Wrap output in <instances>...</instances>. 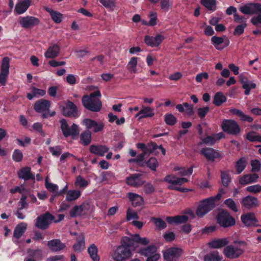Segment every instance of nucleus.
I'll return each instance as SVG.
<instances>
[{"label": "nucleus", "mask_w": 261, "mask_h": 261, "mask_svg": "<svg viewBox=\"0 0 261 261\" xmlns=\"http://www.w3.org/2000/svg\"><path fill=\"white\" fill-rule=\"evenodd\" d=\"M62 114L66 117H75L77 115V107L71 101L68 100L66 106L61 107Z\"/></svg>", "instance_id": "nucleus-15"}, {"label": "nucleus", "mask_w": 261, "mask_h": 261, "mask_svg": "<svg viewBox=\"0 0 261 261\" xmlns=\"http://www.w3.org/2000/svg\"><path fill=\"white\" fill-rule=\"evenodd\" d=\"M28 253L30 256L35 257L38 259H41L42 256V251L40 249H37L36 250H32L29 249L28 250Z\"/></svg>", "instance_id": "nucleus-55"}, {"label": "nucleus", "mask_w": 261, "mask_h": 261, "mask_svg": "<svg viewBox=\"0 0 261 261\" xmlns=\"http://www.w3.org/2000/svg\"><path fill=\"white\" fill-rule=\"evenodd\" d=\"M200 152L207 160L212 162H214L216 158L221 157V154L219 152L210 147L202 148L200 150Z\"/></svg>", "instance_id": "nucleus-17"}, {"label": "nucleus", "mask_w": 261, "mask_h": 261, "mask_svg": "<svg viewBox=\"0 0 261 261\" xmlns=\"http://www.w3.org/2000/svg\"><path fill=\"white\" fill-rule=\"evenodd\" d=\"M247 139L251 142H261V136L257 135L256 133L252 132L247 135Z\"/></svg>", "instance_id": "nucleus-52"}, {"label": "nucleus", "mask_w": 261, "mask_h": 261, "mask_svg": "<svg viewBox=\"0 0 261 261\" xmlns=\"http://www.w3.org/2000/svg\"><path fill=\"white\" fill-rule=\"evenodd\" d=\"M246 191L252 193H257L261 191V186L259 185H255L247 187Z\"/></svg>", "instance_id": "nucleus-64"}, {"label": "nucleus", "mask_w": 261, "mask_h": 261, "mask_svg": "<svg viewBox=\"0 0 261 261\" xmlns=\"http://www.w3.org/2000/svg\"><path fill=\"white\" fill-rule=\"evenodd\" d=\"M241 220L243 224L246 226L255 225V223L257 222L254 214L251 213L243 215L241 216Z\"/></svg>", "instance_id": "nucleus-29"}, {"label": "nucleus", "mask_w": 261, "mask_h": 261, "mask_svg": "<svg viewBox=\"0 0 261 261\" xmlns=\"http://www.w3.org/2000/svg\"><path fill=\"white\" fill-rule=\"evenodd\" d=\"M182 253L181 249L172 247L166 250L163 253V257L166 261H176Z\"/></svg>", "instance_id": "nucleus-13"}, {"label": "nucleus", "mask_w": 261, "mask_h": 261, "mask_svg": "<svg viewBox=\"0 0 261 261\" xmlns=\"http://www.w3.org/2000/svg\"><path fill=\"white\" fill-rule=\"evenodd\" d=\"M258 177V175L256 173L247 174L241 176L239 178V182L241 185H246L256 182Z\"/></svg>", "instance_id": "nucleus-26"}, {"label": "nucleus", "mask_w": 261, "mask_h": 261, "mask_svg": "<svg viewBox=\"0 0 261 261\" xmlns=\"http://www.w3.org/2000/svg\"><path fill=\"white\" fill-rule=\"evenodd\" d=\"M100 182H108L115 178V176L111 172H103L100 174Z\"/></svg>", "instance_id": "nucleus-49"}, {"label": "nucleus", "mask_w": 261, "mask_h": 261, "mask_svg": "<svg viewBox=\"0 0 261 261\" xmlns=\"http://www.w3.org/2000/svg\"><path fill=\"white\" fill-rule=\"evenodd\" d=\"M55 219V216L49 212L39 216L36 220L35 226L41 230L47 229Z\"/></svg>", "instance_id": "nucleus-6"}, {"label": "nucleus", "mask_w": 261, "mask_h": 261, "mask_svg": "<svg viewBox=\"0 0 261 261\" xmlns=\"http://www.w3.org/2000/svg\"><path fill=\"white\" fill-rule=\"evenodd\" d=\"M10 59L8 57H4L2 61L0 72V84L2 86L6 85L7 79L9 73Z\"/></svg>", "instance_id": "nucleus-10"}, {"label": "nucleus", "mask_w": 261, "mask_h": 261, "mask_svg": "<svg viewBox=\"0 0 261 261\" xmlns=\"http://www.w3.org/2000/svg\"><path fill=\"white\" fill-rule=\"evenodd\" d=\"M211 41L218 50H221L229 44V40L226 36H213L211 38Z\"/></svg>", "instance_id": "nucleus-18"}, {"label": "nucleus", "mask_w": 261, "mask_h": 261, "mask_svg": "<svg viewBox=\"0 0 261 261\" xmlns=\"http://www.w3.org/2000/svg\"><path fill=\"white\" fill-rule=\"evenodd\" d=\"M164 37L160 34H158L155 37L145 36L144 42L148 46L157 47L164 40Z\"/></svg>", "instance_id": "nucleus-20"}, {"label": "nucleus", "mask_w": 261, "mask_h": 261, "mask_svg": "<svg viewBox=\"0 0 261 261\" xmlns=\"http://www.w3.org/2000/svg\"><path fill=\"white\" fill-rule=\"evenodd\" d=\"M247 162L245 158L240 159L236 164V171L238 174H240L245 168Z\"/></svg>", "instance_id": "nucleus-43"}, {"label": "nucleus", "mask_w": 261, "mask_h": 261, "mask_svg": "<svg viewBox=\"0 0 261 261\" xmlns=\"http://www.w3.org/2000/svg\"><path fill=\"white\" fill-rule=\"evenodd\" d=\"M81 140L84 145H88L91 141V133L89 130L83 132L80 136Z\"/></svg>", "instance_id": "nucleus-42"}, {"label": "nucleus", "mask_w": 261, "mask_h": 261, "mask_svg": "<svg viewBox=\"0 0 261 261\" xmlns=\"http://www.w3.org/2000/svg\"><path fill=\"white\" fill-rule=\"evenodd\" d=\"M217 222L222 227L224 228L233 226L236 223L234 219L226 210H222L217 216Z\"/></svg>", "instance_id": "nucleus-8"}, {"label": "nucleus", "mask_w": 261, "mask_h": 261, "mask_svg": "<svg viewBox=\"0 0 261 261\" xmlns=\"http://www.w3.org/2000/svg\"><path fill=\"white\" fill-rule=\"evenodd\" d=\"M140 175L138 174H133L126 178V184L132 187H138L144 184V181L140 178Z\"/></svg>", "instance_id": "nucleus-27"}, {"label": "nucleus", "mask_w": 261, "mask_h": 261, "mask_svg": "<svg viewBox=\"0 0 261 261\" xmlns=\"http://www.w3.org/2000/svg\"><path fill=\"white\" fill-rule=\"evenodd\" d=\"M88 253L93 261H99V256L97 254V248L94 244H92L88 249Z\"/></svg>", "instance_id": "nucleus-44"}, {"label": "nucleus", "mask_w": 261, "mask_h": 261, "mask_svg": "<svg viewBox=\"0 0 261 261\" xmlns=\"http://www.w3.org/2000/svg\"><path fill=\"white\" fill-rule=\"evenodd\" d=\"M157 247L154 245H149L146 247H143L140 249L139 253L144 256H150L155 253H158Z\"/></svg>", "instance_id": "nucleus-35"}, {"label": "nucleus", "mask_w": 261, "mask_h": 261, "mask_svg": "<svg viewBox=\"0 0 261 261\" xmlns=\"http://www.w3.org/2000/svg\"><path fill=\"white\" fill-rule=\"evenodd\" d=\"M154 115V113L150 107H142V108L136 114V117H138L139 119H141L144 118L152 117Z\"/></svg>", "instance_id": "nucleus-31"}, {"label": "nucleus", "mask_w": 261, "mask_h": 261, "mask_svg": "<svg viewBox=\"0 0 261 261\" xmlns=\"http://www.w3.org/2000/svg\"><path fill=\"white\" fill-rule=\"evenodd\" d=\"M244 241H234L233 244L226 246L223 250L224 255L229 259L238 258L244 252V250L240 247L241 245L245 244Z\"/></svg>", "instance_id": "nucleus-3"}, {"label": "nucleus", "mask_w": 261, "mask_h": 261, "mask_svg": "<svg viewBox=\"0 0 261 261\" xmlns=\"http://www.w3.org/2000/svg\"><path fill=\"white\" fill-rule=\"evenodd\" d=\"M122 245L119 246L114 252L112 258L116 261H123V260L129 258L132 256V253L129 246L126 243H123L122 241Z\"/></svg>", "instance_id": "nucleus-5"}, {"label": "nucleus", "mask_w": 261, "mask_h": 261, "mask_svg": "<svg viewBox=\"0 0 261 261\" xmlns=\"http://www.w3.org/2000/svg\"><path fill=\"white\" fill-rule=\"evenodd\" d=\"M47 246L53 252L60 251L65 247V245L59 239H54L47 242Z\"/></svg>", "instance_id": "nucleus-24"}, {"label": "nucleus", "mask_w": 261, "mask_h": 261, "mask_svg": "<svg viewBox=\"0 0 261 261\" xmlns=\"http://www.w3.org/2000/svg\"><path fill=\"white\" fill-rule=\"evenodd\" d=\"M222 127L224 132L234 135L240 132L239 125L233 120H224L222 123Z\"/></svg>", "instance_id": "nucleus-11"}, {"label": "nucleus", "mask_w": 261, "mask_h": 261, "mask_svg": "<svg viewBox=\"0 0 261 261\" xmlns=\"http://www.w3.org/2000/svg\"><path fill=\"white\" fill-rule=\"evenodd\" d=\"M201 3L209 10L214 11L216 8L215 0H201Z\"/></svg>", "instance_id": "nucleus-48"}, {"label": "nucleus", "mask_w": 261, "mask_h": 261, "mask_svg": "<svg viewBox=\"0 0 261 261\" xmlns=\"http://www.w3.org/2000/svg\"><path fill=\"white\" fill-rule=\"evenodd\" d=\"M18 176L19 178L25 180L35 179L34 175L31 173V168L28 167L21 169L18 172Z\"/></svg>", "instance_id": "nucleus-30"}, {"label": "nucleus", "mask_w": 261, "mask_h": 261, "mask_svg": "<svg viewBox=\"0 0 261 261\" xmlns=\"http://www.w3.org/2000/svg\"><path fill=\"white\" fill-rule=\"evenodd\" d=\"M210 111L208 107L200 108L197 109L198 115L200 118H204Z\"/></svg>", "instance_id": "nucleus-63"}, {"label": "nucleus", "mask_w": 261, "mask_h": 261, "mask_svg": "<svg viewBox=\"0 0 261 261\" xmlns=\"http://www.w3.org/2000/svg\"><path fill=\"white\" fill-rule=\"evenodd\" d=\"M229 242L227 238L214 239L208 243V246L212 248H220L227 245Z\"/></svg>", "instance_id": "nucleus-32"}, {"label": "nucleus", "mask_w": 261, "mask_h": 261, "mask_svg": "<svg viewBox=\"0 0 261 261\" xmlns=\"http://www.w3.org/2000/svg\"><path fill=\"white\" fill-rule=\"evenodd\" d=\"M165 121L168 125H173L176 123L177 119L173 114H168L165 116Z\"/></svg>", "instance_id": "nucleus-53"}, {"label": "nucleus", "mask_w": 261, "mask_h": 261, "mask_svg": "<svg viewBox=\"0 0 261 261\" xmlns=\"http://www.w3.org/2000/svg\"><path fill=\"white\" fill-rule=\"evenodd\" d=\"M83 123L87 128V130L92 128L94 133L102 131L104 127V124L102 122H98L91 119H85L83 120Z\"/></svg>", "instance_id": "nucleus-16"}, {"label": "nucleus", "mask_w": 261, "mask_h": 261, "mask_svg": "<svg viewBox=\"0 0 261 261\" xmlns=\"http://www.w3.org/2000/svg\"><path fill=\"white\" fill-rule=\"evenodd\" d=\"M127 196L131 201L132 205L135 207L141 206L144 204L143 197L137 194L130 192L127 194Z\"/></svg>", "instance_id": "nucleus-33"}, {"label": "nucleus", "mask_w": 261, "mask_h": 261, "mask_svg": "<svg viewBox=\"0 0 261 261\" xmlns=\"http://www.w3.org/2000/svg\"><path fill=\"white\" fill-rule=\"evenodd\" d=\"M170 7V0H160V8L163 12H168Z\"/></svg>", "instance_id": "nucleus-56"}, {"label": "nucleus", "mask_w": 261, "mask_h": 261, "mask_svg": "<svg viewBox=\"0 0 261 261\" xmlns=\"http://www.w3.org/2000/svg\"><path fill=\"white\" fill-rule=\"evenodd\" d=\"M145 164L152 171H155L159 165L157 160L153 157L150 158Z\"/></svg>", "instance_id": "nucleus-50"}, {"label": "nucleus", "mask_w": 261, "mask_h": 261, "mask_svg": "<svg viewBox=\"0 0 261 261\" xmlns=\"http://www.w3.org/2000/svg\"><path fill=\"white\" fill-rule=\"evenodd\" d=\"M208 74L206 72H201L197 74L195 76L196 82L199 83L202 82L203 80H207L208 79Z\"/></svg>", "instance_id": "nucleus-62"}, {"label": "nucleus", "mask_w": 261, "mask_h": 261, "mask_svg": "<svg viewBox=\"0 0 261 261\" xmlns=\"http://www.w3.org/2000/svg\"><path fill=\"white\" fill-rule=\"evenodd\" d=\"M60 122L61 124L60 128L65 137L71 136L72 138H74L78 137L80 130L76 124L73 123L71 126L70 127L65 119L60 120Z\"/></svg>", "instance_id": "nucleus-7"}, {"label": "nucleus", "mask_w": 261, "mask_h": 261, "mask_svg": "<svg viewBox=\"0 0 261 261\" xmlns=\"http://www.w3.org/2000/svg\"><path fill=\"white\" fill-rule=\"evenodd\" d=\"M174 171H179L178 175L180 176H187L191 175L193 172L192 168L186 169L185 167L176 166L174 168Z\"/></svg>", "instance_id": "nucleus-47"}, {"label": "nucleus", "mask_w": 261, "mask_h": 261, "mask_svg": "<svg viewBox=\"0 0 261 261\" xmlns=\"http://www.w3.org/2000/svg\"><path fill=\"white\" fill-rule=\"evenodd\" d=\"M225 194L223 188L219 189L218 193L214 196L200 201L196 210V215L198 218H202L216 206V202L218 201L222 196Z\"/></svg>", "instance_id": "nucleus-1"}, {"label": "nucleus", "mask_w": 261, "mask_h": 261, "mask_svg": "<svg viewBox=\"0 0 261 261\" xmlns=\"http://www.w3.org/2000/svg\"><path fill=\"white\" fill-rule=\"evenodd\" d=\"M164 180L173 185H181L187 182L188 180L185 177L178 178L173 175H167L165 177Z\"/></svg>", "instance_id": "nucleus-34"}, {"label": "nucleus", "mask_w": 261, "mask_h": 261, "mask_svg": "<svg viewBox=\"0 0 261 261\" xmlns=\"http://www.w3.org/2000/svg\"><path fill=\"white\" fill-rule=\"evenodd\" d=\"M89 209V203L87 202H84L80 205H76L72 207L69 211V215L71 218L85 215Z\"/></svg>", "instance_id": "nucleus-12"}, {"label": "nucleus", "mask_w": 261, "mask_h": 261, "mask_svg": "<svg viewBox=\"0 0 261 261\" xmlns=\"http://www.w3.org/2000/svg\"><path fill=\"white\" fill-rule=\"evenodd\" d=\"M75 185L80 187L85 188L88 185V182L84 179L81 176H78L75 180Z\"/></svg>", "instance_id": "nucleus-57"}, {"label": "nucleus", "mask_w": 261, "mask_h": 261, "mask_svg": "<svg viewBox=\"0 0 261 261\" xmlns=\"http://www.w3.org/2000/svg\"><path fill=\"white\" fill-rule=\"evenodd\" d=\"M50 106V102L49 101L46 99H41L35 102L34 109L37 112L48 111Z\"/></svg>", "instance_id": "nucleus-25"}, {"label": "nucleus", "mask_w": 261, "mask_h": 261, "mask_svg": "<svg viewBox=\"0 0 261 261\" xmlns=\"http://www.w3.org/2000/svg\"><path fill=\"white\" fill-rule=\"evenodd\" d=\"M126 219L128 221H130L132 219L137 220L139 219V216L136 212L129 208L126 213Z\"/></svg>", "instance_id": "nucleus-59"}, {"label": "nucleus", "mask_w": 261, "mask_h": 261, "mask_svg": "<svg viewBox=\"0 0 261 261\" xmlns=\"http://www.w3.org/2000/svg\"><path fill=\"white\" fill-rule=\"evenodd\" d=\"M220 172L222 184L225 187L228 186L231 180L228 174L223 171H221Z\"/></svg>", "instance_id": "nucleus-51"}, {"label": "nucleus", "mask_w": 261, "mask_h": 261, "mask_svg": "<svg viewBox=\"0 0 261 261\" xmlns=\"http://www.w3.org/2000/svg\"><path fill=\"white\" fill-rule=\"evenodd\" d=\"M19 22L23 28L29 29L39 24L40 20L34 16H27L20 18Z\"/></svg>", "instance_id": "nucleus-14"}, {"label": "nucleus", "mask_w": 261, "mask_h": 261, "mask_svg": "<svg viewBox=\"0 0 261 261\" xmlns=\"http://www.w3.org/2000/svg\"><path fill=\"white\" fill-rule=\"evenodd\" d=\"M222 257L217 251H211L204 256V261H221Z\"/></svg>", "instance_id": "nucleus-38"}, {"label": "nucleus", "mask_w": 261, "mask_h": 261, "mask_svg": "<svg viewBox=\"0 0 261 261\" xmlns=\"http://www.w3.org/2000/svg\"><path fill=\"white\" fill-rule=\"evenodd\" d=\"M60 51V46L57 44H54L47 48L44 56L47 59H54L58 56Z\"/></svg>", "instance_id": "nucleus-22"}, {"label": "nucleus", "mask_w": 261, "mask_h": 261, "mask_svg": "<svg viewBox=\"0 0 261 261\" xmlns=\"http://www.w3.org/2000/svg\"><path fill=\"white\" fill-rule=\"evenodd\" d=\"M81 195L79 190H69L66 193V199L67 201H72L77 199Z\"/></svg>", "instance_id": "nucleus-45"}, {"label": "nucleus", "mask_w": 261, "mask_h": 261, "mask_svg": "<svg viewBox=\"0 0 261 261\" xmlns=\"http://www.w3.org/2000/svg\"><path fill=\"white\" fill-rule=\"evenodd\" d=\"M224 203L230 209L234 211V212H237L238 211V209L237 208V205L234 200L232 199H228L224 201Z\"/></svg>", "instance_id": "nucleus-54"}, {"label": "nucleus", "mask_w": 261, "mask_h": 261, "mask_svg": "<svg viewBox=\"0 0 261 261\" xmlns=\"http://www.w3.org/2000/svg\"><path fill=\"white\" fill-rule=\"evenodd\" d=\"M239 82L242 85V88L245 89V94L248 95L251 89L256 87V84L249 81L248 78L243 74L239 75Z\"/></svg>", "instance_id": "nucleus-19"}, {"label": "nucleus", "mask_w": 261, "mask_h": 261, "mask_svg": "<svg viewBox=\"0 0 261 261\" xmlns=\"http://www.w3.org/2000/svg\"><path fill=\"white\" fill-rule=\"evenodd\" d=\"M216 142L215 137L214 135L211 136H207L206 138L202 139V142L199 143V145H201L203 143L212 145H213Z\"/></svg>", "instance_id": "nucleus-60"}, {"label": "nucleus", "mask_w": 261, "mask_h": 261, "mask_svg": "<svg viewBox=\"0 0 261 261\" xmlns=\"http://www.w3.org/2000/svg\"><path fill=\"white\" fill-rule=\"evenodd\" d=\"M121 241L127 245L132 246L134 249L138 247V244L146 246L150 242L148 238H141L139 234L130 235V237H124L121 239Z\"/></svg>", "instance_id": "nucleus-4"}, {"label": "nucleus", "mask_w": 261, "mask_h": 261, "mask_svg": "<svg viewBox=\"0 0 261 261\" xmlns=\"http://www.w3.org/2000/svg\"><path fill=\"white\" fill-rule=\"evenodd\" d=\"M85 247V237L84 234L81 233L77 239V242L73 246L75 251L80 252Z\"/></svg>", "instance_id": "nucleus-39"}, {"label": "nucleus", "mask_w": 261, "mask_h": 261, "mask_svg": "<svg viewBox=\"0 0 261 261\" xmlns=\"http://www.w3.org/2000/svg\"><path fill=\"white\" fill-rule=\"evenodd\" d=\"M241 203L243 206L248 209L256 207L258 205L257 198L251 196H247L243 198Z\"/></svg>", "instance_id": "nucleus-21"}, {"label": "nucleus", "mask_w": 261, "mask_h": 261, "mask_svg": "<svg viewBox=\"0 0 261 261\" xmlns=\"http://www.w3.org/2000/svg\"><path fill=\"white\" fill-rule=\"evenodd\" d=\"M109 148L106 145H92L90 146V151L94 154L99 156H103L105 153L107 152Z\"/></svg>", "instance_id": "nucleus-28"}, {"label": "nucleus", "mask_w": 261, "mask_h": 261, "mask_svg": "<svg viewBox=\"0 0 261 261\" xmlns=\"http://www.w3.org/2000/svg\"><path fill=\"white\" fill-rule=\"evenodd\" d=\"M138 64V58L133 57L130 58L127 65V70L132 73L137 72V65Z\"/></svg>", "instance_id": "nucleus-40"}, {"label": "nucleus", "mask_w": 261, "mask_h": 261, "mask_svg": "<svg viewBox=\"0 0 261 261\" xmlns=\"http://www.w3.org/2000/svg\"><path fill=\"white\" fill-rule=\"evenodd\" d=\"M246 24L245 23L238 25V26H237V27L235 28L233 31V35L238 36L241 35L243 33L244 29L246 28Z\"/></svg>", "instance_id": "nucleus-61"}, {"label": "nucleus", "mask_w": 261, "mask_h": 261, "mask_svg": "<svg viewBox=\"0 0 261 261\" xmlns=\"http://www.w3.org/2000/svg\"><path fill=\"white\" fill-rule=\"evenodd\" d=\"M31 2V0L19 1L15 5V12L18 15L24 13L30 7Z\"/></svg>", "instance_id": "nucleus-23"}, {"label": "nucleus", "mask_w": 261, "mask_h": 261, "mask_svg": "<svg viewBox=\"0 0 261 261\" xmlns=\"http://www.w3.org/2000/svg\"><path fill=\"white\" fill-rule=\"evenodd\" d=\"M240 11L246 15L261 14V4L259 3H248L239 8Z\"/></svg>", "instance_id": "nucleus-9"}, {"label": "nucleus", "mask_w": 261, "mask_h": 261, "mask_svg": "<svg viewBox=\"0 0 261 261\" xmlns=\"http://www.w3.org/2000/svg\"><path fill=\"white\" fill-rule=\"evenodd\" d=\"M45 9L50 14L51 19L55 23H59L62 21V14L48 8H45Z\"/></svg>", "instance_id": "nucleus-36"}, {"label": "nucleus", "mask_w": 261, "mask_h": 261, "mask_svg": "<svg viewBox=\"0 0 261 261\" xmlns=\"http://www.w3.org/2000/svg\"><path fill=\"white\" fill-rule=\"evenodd\" d=\"M27 224L24 223H20L15 228L13 232V236L16 238H20L24 233Z\"/></svg>", "instance_id": "nucleus-37"}, {"label": "nucleus", "mask_w": 261, "mask_h": 261, "mask_svg": "<svg viewBox=\"0 0 261 261\" xmlns=\"http://www.w3.org/2000/svg\"><path fill=\"white\" fill-rule=\"evenodd\" d=\"M150 220L158 229H163L167 226L166 222L160 218L151 217Z\"/></svg>", "instance_id": "nucleus-46"}, {"label": "nucleus", "mask_w": 261, "mask_h": 261, "mask_svg": "<svg viewBox=\"0 0 261 261\" xmlns=\"http://www.w3.org/2000/svg\"><path fill=\"white\" fill-rule=\"evenodd\" d=\"M252 167L251 171L253 172H258L261 168V164L257 160H252L251 162Z\"/></svg>", "instance_id": "nucleus-58"}, {"label": "nucleus", "mask_w": 261, "mask_h": 261, "mask_svg": "<svg viewBox=\"0 0 261 261\" xmlns=\"http://www.w3.org/2000/svg\"><path fill=\"white\" fill-rule=\"evenodd\" d=\"M100 97L101 93L99 90L91 93L89 95H84L82 98V104L85 109L91 112H99L102 108Z\"/></svg>", "instance_id": "nucleus-2"}, {"label": "nucleus", "mask_w": 261, "mask_h": 261, "mask_svg": "<svg viewBox=\"0 0 261 261\" xmlns=\"http://www.w3.org/2000/svg\"><path fill=\"white\" fill-rule=\"evenodd\" d=\"M226 100V97L223 93L221 92H218L214 95L213 103L216 106H220Z\"/></svg>", "instance_id": "nucleus-41"}]
</instances>
